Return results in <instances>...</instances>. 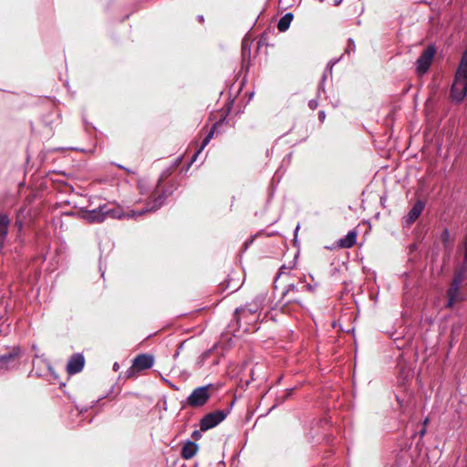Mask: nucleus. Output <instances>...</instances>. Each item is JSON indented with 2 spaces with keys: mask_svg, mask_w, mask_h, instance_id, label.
I'll return each mask as SVG.
<instances>
[{
  "mask_svg": "<svg viewBox=\"0 0 467 467\" xmlns=\"http://www.w3.org/2000/svg\"><path fill=\"white\" fill-rule=\"evenodd\" d=\"M357 234L354 231L349 232L344 238L339 241L341 247L349 248L356 243Z\"/></svg>",
  "mask_w": 467,
  "mask_h": 467,
  "instance_id": "11",
  "label": "nucleus"
},
{
  "mask_svg": "<svg viewBox=\"0 0 467 467\" xmlns=\"http://www.w3.org/2000/svg\"><path fill=\"white\" fill-rule=\"evenodd\" d=\"M155 203H156V204H154L152 207L148 208V209L146 210V212H147V211H154V210L158 209L159 207H161V204H162L161 197H159L158 199H156V200H155ZM144 213H145V211H140V212L139 213V214H140V215H141V214H143Z\"/></svg>",
  "mask_w": 467,
  "mask_h": 467,
  "instance_id": "16",
  "label": "nucleus"
},
{
  "mask_svg": "<svg viewBox=\"0 0 467 467\" xmlns=\"http://www.w3.org/2000/svg\"><path fill=\"white\" fill-rule=\"evenodd\" d=\"M292 19H293L292 14H290V13L285 14L278 22V25H277L278 30L281 32H285V30H287L292 22Z\"/></svg>",
  "mask_w": 467,
  "mask_h": 467,
  "instance_id": "12",
  "label": "nucleus"
},
{
  "mask_svg": "<svg viewBox=\"0 0 467 467\" xmlns=\"http://www.w3.org/2000/svg\"><path fill=\"white\" fill-rule=\"evenodd\" d=\"M135 215L134 212L125 213L121 207L113 203H106L100 205L98 209L82 212L83 219L89 223H101L106 218L122 219L134 217Z\"/></svg>",
  "mask_w": 467,
  "mask_h": 467,
  "instance_id": "1",
  "label": "nucleus"
},
{
  "mask_svg": "<svg viewBox=\"0 0 467 467\" xmlns=\"http://www.w3.org/2000/svg\"><path fill=\"white\" fill-rule=\"evenodd\" d=\"M194 434H195V437H198V435H199L198 431H195Z\"/></svg>",
  "mask_w": 467,
  "mask_h": 467,
  "instance_id": "23",
  "label": "nucleus"
},
{
  "mask_svg": "<svg viewBox=\"0 0 467 467\" xmlns=\"http://www.w3.org/2000/svg\"><path fill=\"white\" fill-rule=\"evenodd\" d=\"M452 100L461 102L467 96V51L462 57L461 63L455 74L451 89Z\"/></svg>",
  "mask_w": 467,
  "mask_h": 467,
  "instance_id": "2",
  "label": "nucleus"
},
{
  "mask_svg": "<svg viewBox=\"0 0 467 467\" xmlns=\"http://www.w3.org/2000/svg\"><path fill=\"white\" fill-rule=\"evenodd\" d=\"M194 434H195V437H198V435H199L198 431H195Z\"/></svg>",
  "mask_w": 467,
  "mask_h": 467,
  "instance_id": "22",
  "label": "nucleus"
},
{
  "mask_svg": "<svg viewBox=\"0 0 467 467\" xmlns=\"http://www.w3.org/2000/svg\"><path fill=\"white\" fill-rule=\"evenodd\" d=\"M213 130H211L209 132V134L205 137V139L203 140V142L200 148V150L196 152L195 155L199 154L203 149L204 147L209 143V141L211 140V139L213 138ZM196 158V156H194V159Z\"/></svg>",
  "mask_w": 467,
  "mask_h": 467,
  "instance_id": "15",
  "label": "nucleus"
},
{
  "mask_svg": "<svg viewBox=\"0 0 467 467\" xmlns=\"http://www.w3.org/2000/svg\"><path fill=\"white\" fill-rule=\"evenodd\" d=\"M84 366V358L81 355H74L68 361L67 370L69 374L79 372Z\"/></svg>",
  "mask_w": 467,
  "mask_h": 467,
  "instance_id": "8",
  "label": "nucleus"
},
{
  "mask_svg": "<svg viewBox=\"0 0 467 467\" xmlns=\"http://www.w3.org/2000/svg\"><path fill=\"white\" fill-rule=\"evenodd\" d=\"M424 204L421 202H418L414 204L411 210L409 212L407 217L405 218V223L407 225L411 224L413 222L417 220L423 210Z\"/></svg>",
  "mask_w": 467,
  "mask_h": 467,
  "instance_id": "9",
  "label": "nucleus"
},
{
  "mask_svg": "<svg viewBox=\"0 0 467 467\" xmlns=\"http://www.w3.org/2000/svg\"><path fill=\"white\" fill-rule=\"evenodd\" d=\"M154 364V357L150 354L138 355L132 363L131 369L136 371H141L144 369L150 368Z\"/></svg>",
  "mask_w": 467,
  "mask_h": 467,
  "instance_id": "6",
  "label": "nucleus"
},
{
  "mask_svg": "<svg viewBox=\"0 0 467 467\" xmlns=\"http://www.w3.org/2000/svg\"><path fill=\"white\" fill-rule=\"evenodd\" d=\"M18 355V352L14 350L12 352H9L7 354L0 356V368H5L6 365L14 360Z\"/></svg>",
  "mask_w": 467,
  "mask_h": 467,
  "instance_id": "13",
  "label": "nucleus"
},
{
  "mask_svg": "<svg viewBox=\"0 0 467 467\" xmlns=\"http://www.w3.org/2000/svg\"><path fill=\"white\" fill-rule=\"evenodd\" d=\"M224 419V414L221 411H216L213 413H210L206 415L202 420H201V430L202 431H207L211 428L215 427L217 424H219L221 421H223Z\"/></svg>",
  "mask_w": 467,
  "mask_h": 467,
  "instance_id": "7",
  "label": "nucleus"
},
{
  "mask_svg": "<svg viewBox=\"0 0 467 467\" xmlns=\"http://www.w3.org/2000/svg\"><path fill=\"white\" fill-rule=\"evenodd\" d=\"M244 312H245L244 310H242V311H240V310H236V315H241V313H242V314H244Z\"/></svg>",
  "mask_w": 467,
  "mask_h": 467,
  "instance_id": "19",
  "label": "nucleus"
},
{
  "mask_svg": "<svg viewBox=\"0 0 467 467\" xmlns=\"http://www.w3.org/2000/svg\"><path fill=\"white\" fill-rule=\"evenodd\" d=\"M449 237H450V234H449L448 230H444L442 234H441L442 241L444 243H446L449 240Z\"/></svg>",
  "mask_w": 467,
  "mask_h": 467,
  "instance_id": "17",
  "label": "nucleus"
},
{
  "mask_svg": "<svg viewBox=\"0 0 467 467\" xmlns=\"http://www.w3.org/2000/svg\"><path fill=\"white\" fill-rule=\"evenodd\" d=\"M320 2H323L324 0H319Z\"/></svg>",
  "mask_w": 467,
  "mask_h": 467,
  "instance_id": "24",
  "label": "nucleus"
},
{
  "mask_svg": "<svg viewBox=\"0 0 467 467\" xmlns=\"http://www.w3.org/2000/svg\"><path fill=\"white\" fill-rule=\"evenodd\" d=\"M464 278H465L464 270H463V268H462L455 275L453 281H452L450 288L447 291V296H448L447 305L449 307H451L456 302L462 300V297L460 295V285Z\"/></svg>",
  "mask_w": 467,
  "mask_h": 467,
  "instance_id": "3",
  "label": "nucleus"
},
{
  "mask_svg": "<svg viewBox=\"0 0 467 467\" xmlns=\"http://www.w3.org/2000/svg\"><path fill=\"white\" fill-rule=\"evenodd\" d=\"M298 0H279V6L283 9H287L295 5Z\"/></svg>",
  "mask_w": 467,
  "mask_h": 467,
  "instance_id": "14",
  "label": "nucleus"
},
{
  "mask_svg": "<svg viewBox=\"0 0 467 467\" xmlns=\"http://www.w3.org/2000/svg\"><path fill=\"white\" fill-rule=\"evenodd\" d=\"M198 451V446L192 441L186 442L182 450V456L184 459H191L192 458Z\"/></svg>",
  "mask_w": 467,
  "mask_h": 467,
  "instance_id": "10",
  "label": "nucleus"
},
{
  "mask_svg": "<svg viewBox=\"0 0 467 467\" xmlns=\"http://www.w3.org/2000/svg\"><path fill=\"white\" fill-rule=\"evenodd\" d=\"M316 106H317V105H316V103H314L313 101H311V102H310V107H311L312 109H314Z\"/></svg>",
  "mask_w": 467,
  "mask_h": 467,
  "instance_id": "20",
  "label": "nucleus"
},
{
  "mask_svg": "<svg viewBox=\"0 0 467 467\" xmlns=\"http://www.w3.org/2000/svg\"><path fill=\"white\" fill-rule=\"evenodd\" d=\"M211 386H204L195 389L188 398V403L192 407H200L206 403L210 394Z\"/></svg>",
  "mask_w": 467,
  "mask_h": 467,
  "instance_id": "5",
  "label": "nucleus"
},
{
  "mask_svg": "<svg viewBox=\"0 0 467 467\" xmlns=\"http://www.w3.org/2000/svg\"><path fill=\"white\" fill-rule=\"evenodd\" d=\"M436 54L434 47L430 46L421 53L416 61V71L419 76L424 75L430 68Z\"/></svg>",
  "mask_w": 467,
  "mask_h": 467,
  "instance_id": "4",
  "label": "nucleus"
},
{
  "mask_svg": "<svg viewBox=\"0 0 467 467\" xmlns=\"http://www.w3.org/2000/svg\"><path fill=\"white\" fill-rule=\"evenodd\" d=\"M319 118H320V119H323V118H324V113H323V112H319Z\"/></svg>",
  "mask_w": 467,
  "mask_h": 467,
  "instance_id": "21",
  "label": "nucleus"
},
{
  "mask_svg": "<svg viewBox=\"0 0 467 467\" xmlns=\"http://www.w3.org/2000/svg\"><path fill=\"white\" fill-rule=\"evenodd\" d=\"M119 365L117 362H116V363H114V365H113V369H114L115 371H118V370H119Z\"/></svg>",
  "mask_w": 467,
  "mask_h": 467,
  "instance_id": "18",
  "label": "nucleus"
}]
</instances>
